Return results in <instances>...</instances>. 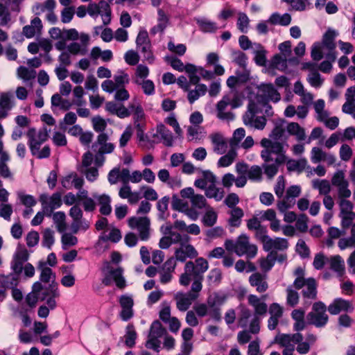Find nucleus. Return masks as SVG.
<instances>
[{"mask_svg": "<svg viewBox=\"0 0 355 355\" xmlns=\"http://www.w3.org/2000/svg\"><path fill=\"white\" fill-rule=\"evenodd\" d=\"M260 144L263 148L260 153L263 161L261 168L267 178L271 180L278 173L279 166L286 162V150L282 143L273 142L267 138L261 139Z\"/></svg>", "mask_w": 355, "mask_h": 355, "instance_id": "1", "label": "nucleus"}, {"mask_svg": "<svg viewBox=\"0 0 355 355\" xmlns=\"http://www.w3.org/2000/svg\"><path fill=\"white\" fill-rule=\"evenodd\" d=\"M209 268L208 261L202 258H197L195 261H187L184 265V272L180 277V284L184 286L189 285L191 277H202Z\"/></svg>", "mask_w": 355, "mask_h": 355, "instance_id": "2", "label": "nucleus"}, {"mask_svg": "<svg viewBox=\"0 0 355 355\" xmlns=\"http://www.w3.org/2000/svg\"><path fill=\"white\" fill-rule=\"evenodd\" d=\"M306 319L309 324L317 328L326 326L329 322L326 305L321 301L314 302L311 311L306 315Z\"/></svg>", "mask_w": 355, "mask_h": 355, "instance_id": "3", "label": "nucleus"}, {"mask_svg": "<svg viewBox=\"0 0 355 355\" xmlns=\"http://www.w3.org/2000/svg\"><path fill=\"white\" fill-rule=\"evenodd\" d=\"M93 148H95L96 155L95 156L94 162L97 167L103 165L105 153H110L114 150V146L112 143L108 142V136L105 133L100 134L96 141L94 144Z\"/></svg>", "mask_w": 355, "mask_h": 355, "instance_id": "4", "label": "nucleus"}, {"mask_svg": "<svg viewBox=\"0 0 355 355\" xmlns=\"http://www.w3.org/2000/svg\"><path fill=\"white\" fill-rule=\"evenodd\" d=\"M150 219L145 217L133 216L128 219V225L139 232L141 240L146 241L150 237Z\"/></svg>", "mask_w": 355, "mask_h": 355, "instance_id": "5", "label": "nucleus"}, {"mask_svg": "<svg viewBox=\"0 0 355 355\" xmlns=\"http://www.w3.org/2000/svg\"><path fill=\"white\" fill-rule=\"evenodd\" d=\"M87 12L92 17L100 15L104 25H107L111 21V8L109 3L105 1H101L98 3L89 4Z\"/></svg>", "mask_w": 355, "mask_h": 355, "instance_id": "6", "label": "nucleus"}, {"mask_svg": "<svg viewBox=\"0 0 355 355\" xmlns=\"http://www.w3.org/2000/svg\"><path fill=\"white\" fill-rule=\"evenodd\" d=\"M190 237L185 235V242H183L175 250V260L184 262L187 259H194L198 255L196 249L191 244L189 243Z\"/></svg>", "mask_w": 355, "mask_h": 355, "instance_id": "7", "label": "nucleus"}, {"mask_svg": "<svg viewBox=\"0 0 355 355\" xmlns=\"http://www.w3.org/2000/svg\"><path fill=\"white\" fill-rule=\"evenodd\" d=\"M235 253L241 257L244 254L248 258H253L257 253V248L255 245L249 242V238L245 235H241L236 241Z\"/></svg>", "mask_w": 355, "mask_h": 355, "instance_id": "8", "label": "nucleus"}, {"mask_svg": "<svg viewBox=\"0 0 355 355\" xmlns=\"http://www.w3.org/2000/svg\"><path fill=\"white\" fill-rule=\"evenodd\" d=\"M49 132L46 128H43L38 132H36L35 128H31L28 130L26 135L28 138L31 153H34L40 149L41 144L48 139Z\"/></svg>", "mask_w": 355, "mask_h": 355, "instance_id": "9", "label": "nucleus"}, {"mask_svg": "<svg viewBox=\"0 0 355 355\" xmlns=\"http://www.w3.org/2000/svg\"><path fill=\"white\" fill-rule=\"evenodd\" d=\"M180 194L182 198L189 199L193 208L202 209L209 206L205 197L203 195L196 193L192 187H187L182 189Z\"/></svg>", "mask_w": 355, "mask_h": 355, "instance_id": "10", "label": "nucleus"}, {"mask_svg": "<svg viewBox=\"0 0 355 355\" xmlns=\"http://www.w3.org/2000/svg\"><path fill=\"white\" fill-rule=\"evenodd\" d=\"M340 207V217L341 225L343 228H348L355 219V212L353 211L354 205L349 200L338 201Z\"/></svg>", "mask_w": 355, "mask_h": 355, "instance_id": "11", "label": "nucleus"}, {"mask_svg": "<svg viewBox=\"0 0 355 355\" xmlns=\"http://www.w3.org/2000/svg\"><path fill=\"white\" fill-rule=\"evenodd\" d=\"M128 83V75L123 71H120L118 75L114 76V80H106L103 81L101 87L104 92L112 93L119 88L124 87V85Z\"/></svg>", "mask_w": 355, "mask_h": 355, "instance_id": "12", "label": "nucleus"}, {"mask_svg": "<svg viewBox=\"0 0 355 355\" xmlns=\"http://www.w3.org/2000/svg\"><path fill=\"white\" fill-rule=\"evenodd\" d=\"M257 96L265 103L269 101L276 103L281 98L280 94L271 83L260 85L258 87Z\"/></svg>", "mask_w": 355, "mask_h": 355, "instance_id": "13", "label": "nucleus"}, {"mask_svg": "<svg viewBox=\"0 0 355 355\" xmlns=\"http://www.w3.org/2000/svg\"><path fill=\"white\" fill-rule=\"evenodd\" d=\"M175 268L176 261L174 257L168 258L163 263L158 272L161 284H166L172 281Z\"/></svg>", "mask_w": 355, "mask_h": 355, "instance_id": "14", "label": "nucleus"}, {"mask_svg": "<svg viewBox=\"0 0 355 355\" xmlns=\"http://www.w3.org/2000/svg\"><path fill=\"white\" fill-rule=\"evenodd\" d=\"M336 36V31L329 29L323 35L322 43H320L328 51L326 57L331 62H334L336 58V55L334 52L336 48L334 40Z\"/></svg>", "mask_w": 355, "mask_h": 355, "instance_id": "15", "label": "nucleus"}, {"mask_svg": "<svg viewBox=\"0 0 355 355\" xmlns=\"http://www.w3.org/2000/svg\"><path fill=\"white\" fill-rule=\"evenodd\" d=\"M317 283L314 278L309 277L303 282L302 285L298 288L302 289V295L303 299L306 302L308 300L312 301L317 298Z\"/></svg>", "mask_w": 355, "mask_h": 355, "instance_id": "16", "label": "nucleus"}, {"mask_svg": "<svg viewBox=\"0 0 355 355\" xmlns=\"http://www.w3.org/2000/svg\"><path fill=\"white\" fill-rule=\"evenodd\" d=\"M29 254L24 248H18L13 256L11 268L16 275H19L24 268V263L28 259Z\"/></svg>", "mask_w": 355, "mask_h": 355, "instance_id": "17", "label": "nucleus"}, {"mask_svg": "<svg viewBox=\"0 0 355 355\" xmlns=\"http://www.w3.org/2000/svg\"><path fill=\"white\" fill-rule=\"evenodd\" d=\"M199 295L184 293L182 292H178L174 295V299L176 302V307L180 311H186L192 304V302L198 297Z\"/></svg>", "mask_w": 355, "mask_h": 355, "instance_id": "18", "label": "nucleus"}, {"mask_svg": "<svg viewBox=\"0 0 355 355\" xmlns=\"http://www.w3.org/2000/svg\"><path fill=\"white\" fill-rule=\"evenodd\" d=\"M266 296L261 298L258 297L255 295L250 294L248 296V304L254 309V315L263 316L267 313L268 306L263 302Z\"/></svg>", "mask_w": 355, "mask_h": 355, "instance_id": "19", "label": "nucleus"}, {"mask_svg": "<svg viewBox=\"0 0 355 355\" xmlns=\"http://www.w3.org/2000/svg\"><path fill=\"white\" fill-rule=\"evenodd\" d=\"M302 340V334L298 332L293 334H283L275 336V343L285 348L288 347V346H294L293 343H300Z\"/></svg>", "mask_w": 355, "mask_h": 355, "instance_id": "20", "label": "nucleus"}, {"mask_svg": "<svg viewBox=\"0 0 355 355\" xmlns=\"http://www.w3.org/2000/svg\"><path fill=\"white\" fill-rule=\"evenodd\" d=\"M311 160L314 163L326 162L328 165H333L336 162L334 155L327 153L319 147H313L311 151Z\"/></svg>", "mask_w": 355, "mask_h": 355, "instance_id": "21", "label": "nucleus"}, {"mask_svg": "<svg viewBox=\"0 0 355 355\" xmlns=\"http://www.w3.org/2000/svg\"><path fill=\"white\" fill-rule=\"evenodd\" d=\"M353 306L350 302L341 298L335 299L328 306V311L331 315H337L341 311H352Z\"/></svg>", "mask_w": 355, "mask_h": 355, "instance_id": "22", "label": "nucleus"}, {"mask_svg": "<svg viewBox=\"0 0 355 355\" xmlns=\"http://www.w3.org/2000/svg\"><path fill=\"white\" fill-rule=\"evenodd\" d=\"M249 282L250 286L254 287L258 293L266 292L268 288L266 276L259 272L252 274L249 277Z\"/></svg>", "mask_w": 355, "mask_h": 355, "instance_id": "23", "label": "nucleus"}, {"mask_svg": "<svg viewBox=\"0 0 355 355\" xmlns=\"http://www.w3.org/2000/svg\"><path fill=\"white\" fill-rule=\"evenodd\" d=\"M230 104V96L227 95L217 103L216 111L217 117L221 120H232L234 117V114L230 112H225V108Z\"/></svg>", "mask_w": 355, "mask_h": 355, "instance_id": "24", "label": "nucleus"}, {"mask_svg": "<svg viewBox=\"0 0 355 355\" xmlns=\"http://www.w3.org/2000/svg\"><path fill=\"white\" fill-rule=\"evenodd\" d=\"M209 139L214 145V151L218 155L223 154L227 148V141L224 136L219 132H214L209 135Z\"/></svg>", "mask_w": 355, "mask_h": 355, "instance_id": "25", "label": "nucleus"}, {"mask_svg": "<svg viewBox=\"0 0 355 355\" xmlns=\"http://www.w3.org/2000/svg\"><path fill=\"white\" fill-rule=\"evenodd\" d=\"M83 179L76 173H71L62 180V185L67 189L72 187L80 189L83 187Z\"/></svg>", "mask_w": 355, "mask_h": 355, "instance_id": "26", "label": "nucleus"}, {"mask_svg": "<svg viewBox=\"0 0 355 355\" xmlns=\"http://www.w3.org/2000/svg\"><path fill=\"white\" fill-rule=\"evenodd\" d=\"M119 196L123 199H127L130 204H137L141 197L137 192H132L128 184H124L119 191Z\"/></svg>", "mask_w": 355, "mask_h": 355, "instance_id": "27", "label": "nucleus"}, {"mask_svg": "<svg viewBox=\"0 0 355 355\" xmlns=\"http://www.w3.org/2000/svg\"><path fill=\"white\" fill-rule=\"evenodd\" d=\"M305 311L302 309H294L291 313V318L294 320L293 324L294 330L300 331L304 330L306 327V323L304 320Z\"/></svg>", "mask_w": 355, "mask_h": 355, "instance_id": "28", "label": "nucleus"}, {"mask_svg": "<svg viewBox=\"0 0 355 355\" xmlns=\"http://www.w3.org/2000/svg\"><path fill=\"white\" fill-rule=\"evenodd\" d=\"M288 248V242L287 239L280 237H276L275 239L270 238L268 243L263 248L266 251L272 250H276L283 251Z\"/></svg>", "mask_w": 355, "mask_h": 355, "instance_id": "29", "label": "nucleus"}, {"mask_svg": "<svg viewBox=\"0 0 355 355\" xmlns=\"http://www.w3.org/2000/svg\"><path fill=\"white\" fill-rule=\"evenodd\" d=\"M329 262L330 268L336 272L338 276L341 277L345 274V261L340 255L331 257L329 259Z\"/></svg>", "mask_w": 355, "mask_h": 355, "instance_id": "30", "label": "nucleus"}, {"mask_svg": "<svg viewBox=\"0 0 355 355\" xmlns=\"http://www.w3.org/2000/svg\"><path fill=\"white\" fill-rule=\"evenodd\" d=\"M42 27V21L39 17L32 19L31 24L23 28V34L28 38L33 37L36 33H39Z\"/></svg>", "mask_w": 355, "mask_h": 355, "instance_id": "31", "label": "nucleus"}, {"mask_svg": "<svg viewBox=\"0 0 355 355\" xmlns=\"http://www.w3.org/2000/svg\"><path fill=\"white\" fill-rule=\"evenodd\" d=\"M312 187L318 191L319 194L326 196L330 193L331 186L329 180L325 179H314L311 181Z\"/></svg>", "mask_w": 355, "mask_h": 355, "instance_id": "32", "label": "nucleus"}, {"mask_svg": "<svg viewBox=\"0 0 355 355\" xmlns=\"http://www.w3.org/2000/svg\"><path fill=\"white\" fill-rule=\"evenodd\" d=\"M205 209V214L202 217V223L206 227H213L217 222L218 214L211 206H208Z\"/></svg>", "mask_w": 355, "mask_h": 355, "instance_id": "33", "label": "nucleus"}, {"mask_svg": "<svg viewBox=\"0 0 355 355\" xmlns=\"http://www.w3.org/2000/svg\"><path fill=\"white\" fill-rule=\"evenodd\" d=\"M286 130V128L284 125V121L281 120L279 121H277L269 135L270 138L268 139L273 142H277L278 140L283 137V136L285 135Z\"/></svg>", "mask_w": 355, "mask_h": 355, "instance_id": "34", "label": "nucleus"}, {"mask_svg": "<svg viewBox=\"0 0 355 355\" xmlns=\"http://www.w3.org/2000/svg\"><path fill=\"white\" fill-rule=\"evenodd\" d=\"M157 25L153 27L151 30V33L153 34H155L157 32H163L169 22L168 15L162 9H159L157 10Z\"/></svg>", "mask_w": 355, "mask_h": 355, "instance_id": "35", "label": "nucleus"}, {"mask_svg": "<svg viewBox=\"0 0 355 355\" xmlns=\"http://www.w3.org/2000/svg\"><path fill=\"white\" fill-rule=\"evenodd\" d=\"M286 128L288 133L291 135L295 136L298 141H303L305 139V130L297 123L291 122L288 123Z\"/></svg>", "mask_w": 355, "mask_h": 355, "instance_id": "36", "label": "nucleus"}, {"mask_svg": "<svg viewBox=\"0 0 355 355\" xmlns=\"http://www.w3.org/2000/svg\"><path fill=\"white\" fill-rule=\"evenodd\" d=\"M286 164L287 170L290 172L291 171H297L298 173L302 172L306 165L307 160L305 158H301L298 160L288 159L286 157Z\"/></svg>", "mask_w": 355, "mask_h": 355, "instance_id": "37", "label": "nucleus"}, {"mask_svg": "<svg viewBox=\"0 0 355 355\" xmlns=\"http://www.w3.org/2000/svg\"><path fill=\"white\" fill-rule=\"evenodd\" d=\"M243 122L245 125H250L257 130H263L266 127L267 119L265 116H250V118H244Z\"/></svg>", "mask_w": 355, "mask_h": 355, "instance_id": "38", "label": "nucleus"}, {"mask_svg": "<svg viewBox=\"0 0 355 355\" xmlns=\"http://www.w3.org/2000/svg\"><path fill=\"white\" fill-rule=\"evenodd\" d=\"M38 268L41 270L40 280L45 283L55 282V275L52 270L46 266L45 263L40 262Z\"/></svg>", "mask_w": 355, "mask_h": 355, "instance_id": "39", "label": "nucleus"}, {"mask_svg": "<svg viewBox=\"0 0 355 355\" xmlns=\"http://www.w3.org/2000/svg\"><path fill=\"white\" fill-rule=\"evenodd\" d=\"M69 216L73 220V223H72L73 232L77 233L78 231V226L80 224V220L83 218V211L80 207L77 205H73L69 210Z\"/></svg>", "mask_w": 355, "mask_h": 355, "instance_id": "40", "label": "nucleus"}, {"mask_svg": "<svg viewBox=\"0 0 355 355\" xmlns=\"http://www.w3.org/2000/svg\"><path fill=\"white\" fill-rule=\"evenodd\" d=\"M297 290L293 284L289 285L286 289V304L291 307H294L299 303L300 294Z\"/></svg>", "mask_w": 355, "mask_h": 355, "instance_id": "41", "label": "nucleus"}, {"mask_svg": "<svg viewBox=\"0 0 355 355\" xmlns=\"http://www.w3.org/2000/svg\"><path fill=\"white\" fill-rule=\"evenodd\" d=\"M207 91V87L204 84H200L196 85L194 89L188 90V101L190 103H193L200 96L205 94Z\"/></svg>", "mask_w": 355, "mask_h": 355, "instance_id": "42", "label": "nucleus"}, {"mask_svg": "<svg viewBox=\"0 0 355 355\" xmlns=\"http://www.w3.org/2000/svg\"><path fill=\"white\" fill-rule=\"evenodd\" d=\"M245 136V130L243 128H239L236 129L234 132L232 137L230 138L229 141L230 146L231 148H234L236 150L239 147L241 141Z\"/></svg>", "mask_w": 355, "mask_h": 355, "instance_id": "43", "label": "nucleus"}, {"mask_svg": "<svg viewBox=\"0 0 355 355\" xmlns=\"http://www.w3.org/2000/svg\"><path fill=\"white\" fill-rule=\"evenodd\" d=\"M237 157V152L234 148L229 150L227 153L222 156L218 161L219 167H227L230 166Z\"/></svg>", "mask_w": 355, "mask_h": 355, "instance_id": "44", "label": "nucleus"}, {"mask_svg": "<svg viewBox=\"0 0 355 355\" xmlns=\"http://www.w3.org/2000/svg\"><path fill=\"white\" fill-rule=\"evenodd\" d=\"M205 195L207 198H214L218 201L223 198L224 191L221 188L216 187L215 183H211L206 189Z\"/></svg>", "mask_w": 355, "mask_h": 355, "instance_id": "45", "label": "nucleus"}, {"mask_svg": "<svg viewBox=\"0 0 355 355\" xmlns=\"http://www.w3.org/2000/svg\"><path fill=\"white\" fill-rule=\"evenodd\" d=\"M314 110L317 114V119L319 121L324 120L327 117L329 116V112L324 109L325 103L322 99L317 100L313 103Z\"/></svg>", "mask_w": 355, "mask_h": 355, "instance_id": "46", "label": "nucleus"}, {"mask_svg": "<svg viewBox=\"0 0 355 355\" xmlns=\"http://www.w3.org/2000/svg\"><path fill=\"white\" fill-rule=\"evenodd\" d=\"M53 220L59 232H63L67 229L66 215L62 211H57L53 214Z\"/></svg>", "mask_w": 355, "mask_h": 355, "instance_id": "47", "label": "nucleus"}, {"mask_svg": "<svg viewBox=\"0 0 355 355\" xmlns=\"http://www.w3.org/2000/svg\"><path fill=\"white\" fill-rule=\"evenodd\" d=\"M229 214H230V225L232 227L239 226L241 223V219L243 216V210L239 207H233L230 210Z\"/></svg>", "mask_w": 355, "mask_h": 355, "instance_id": "48", "label": "nucleus"}, {"mask_svg": "<svg viewBox=\"0 0 355 355\" xmlns=\"http://www.w3.org/2000/svg\"><path fill=\"white\" fill-rule=\"evenodd\" d=\"M17 76L24 81L34 80L36 77V71L34 69H28L21 66L17 70Z\"/></svg>", "mask_w": 355, "mask_h": 355, "instance_id": "49", "label": "nucleus"}, {"mask_svg": "<svg viewBox=\"0 0 355 355\" xmlns=\"http://www.w3.org/2000/svg\"><path fill=\"white\" fill-rule=\"evenodd\" d=\"M291 17L289 14H284L280 15L277 13L272 14L268 19V22L271 24H279L282 26H287L291 23Z\"/></svg>", "mask_w": 355, "mask_h": 355, "instance_id": "50", "label": "nucleus"}, {"mask_svg": "<svg viewBox=\"0 0 355 355\" xmlns=\"http://www.w3.org/2000/svg\"><path fill=\"white\" fill-rule=\"evenodd\" d=\"M51 104L53 106L59 107L60 109L67 111L72 106V103L68 100L62 98L58 94H55L51 97Z\"/></svg>", "mask_w": 355, "mask_h": 355, "instance_id": "51", "label": "nucleus"}, {"mask_svg": "<svg viewBox=\"0 0 355 355\" xmlns=\"http://www.w3.org/2000/svg\"><path fill=\"white\" fill-rule=\"evenodd\" d=\"M157 132L161 135L162 139L166 146H171L173 145V136L164 125H158L157 127Z\"/></svg>", "mask_w": 355, "mask_h": 355, "instance_id": "52", "label": "nucleus"}, {"mask_svg": "<svg viewBox=\"0 0 355 355\" xmlns=\"http://www.w3.org/2000/svg\"><path fill=\"white\" fill-rule=\"evenodd\" d=\"M62 205L61 196L59 193H53L50 198L49 206L44 207V210L49 211V216L51 214L55 209L60 207Z\"/></svg>", "mask_w": 355, "mask_h": 355, "instance_id": "53", "label": "nucleus"}, {"mask_svg": "<svg viewBox=\"0 0 355 355\" xmlns=\"http://www.w3.org/2000/svg\"><path fill=\"white\" fill-rule=\"evenodd\" d=\"M101 206L100 211L103 215H109L111 213L110 198L107 195H101L98 198Z\"/></svg>", "mask_w": 355, "mask_h": 355, "instance_id": "54", "label": "nucleus"}, {"mask_svg": "<svg viewBox=\"0 0 355 355\" xmlns=\"http://www.w3.org/2000/svg\"><path fill=\"white\" fill-rule=\"evenodd\" d=\"M185 71L188 73L189 78V84L193 85H199L200 77L196 74L198 69L196 67L191 64H187L185 65Z\"/></svg>", "mask_w": 355, "mask_h": 355, "instance_id": "55", "label": "nucleus"}, {"mask_svg": "<svg viewBox=\"0 0 355 355\" xmlns=\"http://www.w3.org/2000/svg\"><path fill=\"white\" fill-rule=\"evenodd\" d=\"M227 296L223 294L214 293L207 300V304L210 308L219 307L224 304Z\"/></svg>", "mask_w": 355, "mask_h": 355, "instance_id": "56", "label": "nucleus"}, {"mask_svg": "<svg viewBox=\"0 0 355 355\" xmlns=\"http://www.w3.org/2000/svg\"><path fill=\"white\" fill-rule=\"evenodd\" d=\"M18 275H16L15 273L7 275V276H3L0 277V284L3 285L6 289L8 288H15L17 284H18Z\"/></svg>", "mask_w": 355, "mask_h": 355, "instance_id": "57", "label": "nucleus"}, {"mask_svg": "<svg viewBox=\"0 0 355 355\" xmlns=\"http://www.w3.org/2000/svg\"><path fill=\"white\" fill-rule=\"evenodd\" d=\"M276 261L275 253L271 252L266 258L260 260V266L262 270L269 271L274 266Z\"/></svg>", "mask_w": 355, "mask_h": 355, "instance_id": "58", "label": "nucleus"}, {"mask_svg": "<svg viewBox=\"0 0 355 355\" xmlns=\"http://www.w3.org/2000/svg\"><path fill=\"white\" fill-rule=\"evenodd\" d=\"M135 84L141 87L144 93L146 95H152L155 92V85L150 80H135Z\"/></svg>", "mask_w": 355, "mask_h": 355, "instance_id": "59", "label": "nucleus"}, {"mask_svg": "<svg viewBox=\"0 0 355 355\" xmlns=\"http://www.w3.org/2000/svg\"><path fill=\"white\" fill-rule=\"evenodd\" d=\"M207 279L209 285H216L220 283L222 272L218 268L211 269L207 275Z\"/></svg>", "mask_w": 355, "mask_h": 355, "instance_id": "60", "label": "nucleus"}, {"mask_svg": "<svg viewBox=\"0 0 355 355\" xmlns=\"http://www.w3.org/2000/svg\"><path fill=\"white\" fill-rule=\"evenodd\" d=\"M50 296H59L58 285L55 282L51 283L49 286L45 288L44 291L40 293V298L41 301H44Z\"/></svg>", "mask_w": 355, "mask_h": 355, "instance_id": "61", "label": "nucleus"}, {"mask_svg": "<svg viewBox=\"0 0 355 355\" xmlns=\"http://www.w3.org/2000/svg\"><path fill=\"white\" fill-rule=\"evenodd\" d=\"M166 334V329L163 327L159 321L154 322L150 327L148 336L153 338H160Z\"/></svg>", "mask_w": 355, "mask_h": 355, "instance_id": "62", "label": "nucleus"}, {"mask_svg": "<svg viewBox=\"0 0 355 355\" xmlns=\"http://www.w3.org/2000/svg\"><path fill=\"white\" fill-rule=\"evenodd\" d=\"M14 105L12 96L10 93H3L0 96V109L10 110Z\"/></svg>", "mask_w": 355, "mask_h": 355, "instance_id": "63", "label": "nucleus"}, {"mask_svg": "<svg viewBox=\"0 0 355 355\" xmlns=\"http://www.w3.org/2000/svg\"><path fill=\"white\" fill-rule=\"evenodd\" d=\"M125 343L129 347H132L135 344V340L137 338V333L132 325H128L126 329V334L125 335Z\"/></svg>", "mask_w": 355, "mask_h": 355, "instance_id": "64", "label": "nucleus"}]
</instances>
